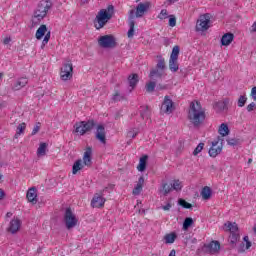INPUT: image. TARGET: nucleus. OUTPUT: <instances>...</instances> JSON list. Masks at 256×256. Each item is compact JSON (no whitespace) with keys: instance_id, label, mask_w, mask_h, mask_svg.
<instances>
[{"instance_id":"obj_24","label":"nucleus","mask_w":256,"mask_h":256,"mask_svg":"<svg viewBox=\"0 0 256 256\" xmlns=\"http://www.w3.org/2000/svg\"><path fill=\"white\" fill-rule=\"evenodd\" d=\"M143 183H145V178H143V176H141L138 179V183L136 184V186L133 189V195L141 194V191H143Z\"/></svg>"},{"instance_id":"obj_52","label":"nucleus","mask_w":256,"mask_h":256,"mask_svg":"<svg viewBox=\"0 0 256 256\" xmlns=\"http://www.w3.org/2000/svg\"><path fill=\"white\" fill-rule=\"evenodd\" d=\"M163 211H169L171 209V203H167V205L162 206Z\"/></svg>"},{"instance_id":"obj_45","label":"nucleus","mask_w":256,"mask_h":256,"mask_svg":"<svg viewBox=\"0 0 256 256\" xmlns=\"http://www.w3.org/2000/svg\"><path fill=\"white\" fill-rule=\"evenodd\" d=\"M167 17H169V13H167V9H162L160 14L158 15V19H161L163 21V19H167Z\"/></svg>"},{"instance_id":"obj_20","label":"nucleus","mask_w":256,"mask_h":256,"mask_svg":"<svg viewBox=\"0 0 256 256\" xmlns=\"http://www.w3.org/2000/svg\"><path fill=\"white\" fill-rule=\"evenodd\" d=\"M27 83H29V81L27 80V78H25V77L19 78V79L14 83V85L12 86V89H13L14 91H19V90L23 89V87H25V85H27Z\"/></svg>"},{"instance_id":"obj_5","label":"nucleus","mask_w":256,"mask_h":256,"mask_svg":"<svg viewBox=\"0 0 256 256\" xmlns=\"http://www.w3.org/2000/svg\"><path fill=\"white\" fill-rule=\"evenodd\" d=\"M95 127V121L94 120H88V121H81L74 125V133H77V135H85V133H88V131H91Z\"/></svg>"},{"instance_id":"obj_7","label":"nucleus","mask_w":256,"mask_h":256,"mask_svg":"<svg viewBox=\"0 0 256 256\" xmlns=\"http://www.w3.org/2000/svg\"><path fill=\"white\" fill-rule=\"evenodd\" d=\"M202 251L207 255H217L221 251V243L217 240H212L210 243L203 245Z\"/></svg>"},{"instance_id":"obj_39","label":"nucleus","mask_w":256,"mask_h":256,"mask_svg":"<svg viewBox=\"0 0 256 256\" xmlns=\"http://www.w3.org/2000/svg\"><path fill=\"white\" fill-rule=\"evenodd\" d=\"M171 186H172V189H174V191H181V189H183V185L179 180H174Z\"/></svg>"},{"instance_id":"obj_60","label":"nucleus","mask_w":256,"mask_h":256,"mask_svg":"<svg viewBox=\"0 0 256 256\" xmlns=\"http://www.w3.org/2000/svg\"><path fill=\"white\" fill-rule=\"evenodd\" d=\"M141 117H142V119H145L147 116L145 114L141 113Z\"/></svg>"},{"instance_id":"obj_31","label":"nucleus","mask_w":256,"mask_h":256,"mask_svg":"<svg viewBox=\"0 0 256 256\" xmlns=\"http://www.w3.org/2000/svg\"><path fill=\"white\" fill-rule=\"evenodd\" d=\"M172 190L173 188L171 184L162 183L160 187V193H162V195H169V193H171Z\"/></svg>"},{"instance_id":"obj_29","label":"nucleus","mask_w":256,"mask_h":256,"mask_svg":"<svg viewBox=\"0 0 256 256\" xmlns=\"http://www.w3.org/2000/svg\"><path fill=\"white\" fill-rule=\"evenodd\" d=\"M46 153H47V143H45V142L40 143V145L37 149L38 157H45Z\"/></svg>"},{"instance_id":"obj_27","label":"nucleus","mask_w":256,"mask_h":256,"mask_svg":"<svg viewBox=\"0 0 256 256\" xmlns=\"http://www.w3.org/2000/svg\"><path fill=\"white\" fill-rule=\"evenodd\" d=\"M233 37L234 36L232 33L224 34L221 38L222 45L224 46L231 45V43H233Z\"/></svg>"},{"instance_id":"obj_2","label":"nucleus","mask_w":256,"mask_h":256,"mask_svg":"<svg viewBox=\"0 0 256 256\" xmlns=\"http://www.w3.org/2000/svg\"><path fill=\"white\" fill-rule=\"evenodd\" d=\"M51 10V2L42 1L38 4L33 12L32 23L33 25H39L44 18L47 17V13Z\"/></svg>"},{"instance_id":"obj_38","label":"nucleus","mask_w":256,"mask_h":256,"mask_svg":"<svg viewBox=\"0 0 256 256\" xmlns=\"http://www.w3.org/2000/svg\"><path fill=\"white\" fill-rule=\"evenodd\" d=\"M123 99H125V97L123 94L119 93V91H115L114 95L112 96V101H114V103H117V101H123Z\"/></svg>"},{"instance_id":"obj_59","label":"nucleus","mask_w":256,"mask_h":256,"mask_svg":"<svg viewBox=\"0 0 256 256\" xmlns=\"http://www.w3.org/2000/svg\"><path fill=\"white\" fill-rule=\"evenodd\" d=\"M11 215H13L11 212H8L7 214H6V217H11Z\"/></svg>"},{"instance_id":"obj_23","label":"nucleus","mask_w":256,"mask_h":256,"mask_svg":"<svg viewBox=\"0 0 256 256\" xmlns=\"http://www.w3.org/2000/svg\"><path fill=\"white\" fill-rule=\"evenodd\" d=\"M226 231H229L230 234L239 233V226L235 222H227L224 224Z\"/></svg>"},{"instance_id":"obj_56","label":"nucleus","mask_w":256,"mask_h":256,"mask_svg":"<svg viewBox=\"0 0 256 256\" xmlns=\"http://www.w3.org/2000/svg\"><path fill=\"white\" fill-rule=\"evenodd\" d=\"M179 0H168V5H173V3H177Z\"/></svg>"},{"instance_id":"obj_32","label":"nucleus","mask_w":256,"mask_h":256,"mask_svg":"<svg viewBox=\"0 0 256 256\" xmlns=\"http://www.w3.org/2000/svg\"><path fill=\"white\" fill-rule=\"evenodd\" d=\"M218 133L222 137H227V135H229V126L226 123H222L219 127Z\"/></svg>"},{"instance_id":"obj_22","label":"nucleus","mask_w":256,"mask_h":256,"mask_svg":"<svg viewBox=\"0 0 256 256\" xmlns=\"http://www.w3.org/2000/svg\"><path fill=\"white\" fill-rule=\"evenodd\" d=\"M29 203H37V189L30 188L26 194Z\"/></svg>"},{"instance_id":"obj_53","label":"nucleus","mask_w":256,"mask_h":256,"mask_svg":"<svg viewBox=\"0 0 256 256\" xmlns=\"http://www.w3.org/2000/svg\"><path fill=\"white\" fill-rule=\"evenodd\" d=\"M186 243H192L195 245L197 243V238H191L190 240L186 239Z\"/></svg>"},{"instance_id":"obj_33","label":"nucleus","mask_w":256,"mask_h":256,"mask_svg":"<svg viewBox=\"0 0 256 256\" xmlns=\"http://www.w3.org/2000/svg\"><path fill=\"white\" fill-rule=\"evenodd\" d=\"M240 238L241 236L239 233H232L230 234L228 241L232 247H235V245H237V241H239Z\"/></svg>"},{"instance_id":"obj_4","label":"nucleus","mask_w":256,"mask_h":256,"mask_svg":"<svg viewBox=\"0 0 256 256\" xmlns=\"http://www.w3.org/2000/svg\"><path fill=\"white\" fill-rule=\"evenodd\" d=\"M91 155H93V150L91 149V147H88L84 152L83 160L79 159L73 164V167H72L73 175H77V172L83 169V165H85L86 167H91V164H92Z\"/></svg>"},{"instance_id":"obj_42","label":"nucleus","mask_w":256,"mask_h":256,"mask_svg":"<svg viewBox=\"0 0 256 256\" xmlns=\"http://www.w3.org/2000/svg\"><path fill=\"white\" fill-rule=\"evenodd\" d=\"M26 128H27V124L25 123L19 124L17 127L16 135H21L22 133H24Z\"/></svg>"},{"instance_id":"obj_62","label":"nucleus","mask_w":256,"mask_h":256,"mask_svg":"<svg viewBox=\"0 0 256 256\" xmlns=\"http://www.w3.org/2000/svg\"><path fill=\"white\" fill-rule=\"evenodd\" d=\"M3 78V73H0V79H2Z\"/></svg>"},{"instance_id":"obj_61","label":"nucleus","mask_w":256,"mask_h":256,"mask_svg":"<svg viewBox=\"0 0 256 256\" xmlns=\"http://www.w3.org/2000/svg\"><path fill=\"white\" fill-rule=\"evenodd\" d=\"M248 163H253V159L250 158V159L248 160Z\"/></svg>"},{"instance_id":"obj_58","label":"nucleus","mask_w":256,"mask_h":256,"mask_svg":"<svg viewBox=\"0 0 256 256\" xmlns=\"http://www.w3.org/2000/svg\"><path fill=\"white\" fill-rule=\"evenodd\" d=\"M82 5H86V3H89V0H81Z\"/></svg>"},{"instance_id":"obj_63","label":"nucleus","mask_w":256,"mask_h":256,"mask_svg":"<svg viewBox=\"0 0 256 256\" xmlns=\"http://www.w3.org/2000/svg\"><path fill=\"white\" fill-rule=\"evenodd\" d=\"M3 175L0 174V180L2 179Z\"/></svg>"},{"instance_id":"obj_26","label":"nucleus","mask_w":256,"mask_h":256,"mask_svg":"<svg viewBox=\"0 0 256 256\" xmlns=\"http://www.w3.org/2000/svg\"><path fill=\"white\" fill-rule=\"evenodd\" d=\"M149 159V156L144 155L140 158L139 160V165L137 166L138 171H140L141 173H143V171H145V169H147V160Z\"/></svg>"},{"instance_id":"obj_6","label":"nucleus","mask_w":256,"mask_h":256,"mask_svg":"<svg viewBox=\"0 0 256 256\" xmlns=\"http://www.w3.org/2000/svg\"><path fill=\"white\" fill-rule=\"evenodd\" d=\"M64 223L66 226V229H73L77 227V223H79V219H77V216L75 213H73V210L71 208H66L64 213Z\"/></svg>"},{"instance_id":"obj_51","label":"nucleus","mask_w":256,"mask_h":256,"mask_svg":"<svg viewBox=\"0 0 256 256\" xmlns=\"http://www.w3.org/2000/svg\"><path fill=\"white\" fill-rule=\"evenodd\" d=\"M251 97L256 101V86H254L251 90Z\"/></svg>"},{"instance_id":"obj_25","label":"nucleus","mask_w":256,"mask_h":256,"mask_svg":"<svg viewBox=\"0 0 256 256\" xmlns=\"http://www.w3.org/2000/svg\"><path fill=\"white\" fill-rule=\"evenodd\" d=\"M243 240L246 243V247H245V244L242 243L238 247V253H245L247 249H251V241H249V236H244Z\"/></svg>"},{"instance_id":"obj_21","label":"nucleus","mask_w":256,"mask_h":256,"mask_svg":"<svg viewBox=\"0 0 256 256\" xmlns=\"http://www.w3.org/2000/svg\"><path fill=\"white\" fill-rule=\"evenodd\" d=\"M200 195L204 201H209L211 195H213V190H211V187L205 186L202 188Z\"/></svg>"},{"instance_id":"obj_12","label":"nucleus","mask_w":256,"mask_h":256,"mask_svg":"<svg viewBox=\"0 0 256 256\" xmlns=\"http://www.w3.org/2000/svg\"><path fill=\"white\" fill-rule=\"evenodd\" d=\"M62 81H69L73 78V64L66 63L62 66L60 71Z\"/></svg>"},{"instance_id":"obj_50","label":"nucleus","mask_w":256,"mask_h":256,"mask_svg":"<svg viewBox=\"0 0 256 256\" xmlns=\"http://www.w3.org/2000/svg\"><path fill=\"white\" fill-rule=\"evenodd\" d=\"M175 25H177V19L175 17H170L169 26L170 27H175Z\"/></svg>"},{"instance_id":"obj_3","label":"nucleus","mask_w":256,"mask_h":256,"mask_svg":"<svg viewBox=\"0 0 256 256\" xmlns=\"http://www.w3.org/2000/svg\"><path fill=\"white\" fill-rule=\"evenodd\" d=\"M113 5H110L107 7V9H102L98 12L95 20H94V27L99 30L103 29L104 25H107L109 23L111 17H113V11H114Z\"/></svg>"},{"instance_id":"obj_28","label":"nucleus","mask_w":256,"mask_h":256,"mask_svg":"<svg viewBox=\"0 0 256 256\" xmlns=\"http://www.w3.org/2000/svg\"><path fill=\"white\" fill-rule=\"evenodd\" d=\"M129 86L132 87V89H135L137 83H139V75L132 74L128 77Z\"/></svg>"},{"instance_id":"obj_54","label":"nucleus","mask_w":256,"mask_h":256,"mask_svg":"<svg viewBox=\"0 0 256 256\" xmlns=\"http://www.w3.org/2000/svg\"><path fill=\"white\" fill-rule=\"evenodd\" d=\"M157 89H158V91H163V90L167 89V86H166V85H161V84H159V85L157 86Z\"/></svg>"},{"instance_id":"obj_1","label":"nucleus","mask_w":256,"mask_h":256,"mask_svg":"<svg viewBox=\"0 0 256 256\" xmlns=\"http://www.w3.org/2000/svg\"><path fill=\"white\" fill-rule=\"evenodd\" d=\"M188 119L194 127H199L205 121V108L201 106V102L192 101L188 111Z\"/></svg>"},{"instance_id":"obj_44","label":"nucleus","mask_w":256,"mask_h":256,"mask_svg":"<svg viewBox=\"0 0 256 256\" xmlns=\"http://www.w3.org/2000/svg\"><path fill=\"white\" fill-rule=\"evenodd\" d=\"M178 203L181 205V207H184V209H191L192 207L191 203L185 201L184 199H180Z\"/></svg>"},{"instance_id":"obj_19","label":"nucleus","mask_w":256,"mask_h":256,"mask_svg":"<svg viewBox=\"0 0 256 256\" xmlns=\"http://www.w3.org/2000/svg\"><path fill=\"white\" fill-rule=\"evenodd\" d=\"M221 151H223V147L219 146V141H213L212 142V146L209 149V155L210 157H217V155H219V153H221Z\"/></svg>"},{"instance_id":"obj_55","label":"nucleus","mask_w":256,"mask_h":256,"mask_svg":"<svg viewBox=\"0 0 256 256\" xmlns=\"http://www.w3.org/2000/svg\"><path fill=\"white\" fill-rule=\"evenodd\" d=\"M11 43V39L9 37L4 39V45H9Z\"/></svg>"},{"instance_id":"obj_40","label":"nucleus","mask_w":256,"mask_h":256,"mask_svg":"<svg viewBox=\"0 0 256 256\" xmlns=\"http://www.w3.org/2000/svg\"><path fill=\"white\" fill-rule=\"evenodd\" d=\"M203 147H205V143L201 142L197 145V147L193 151V155L196 157L199 153L203 151Z\"/></svg>"},{"instance_id":"obj_13","label":"nucleus","mask_w":256,"mask_h":256,"mask_svg":"<svg viewBox=\"0 0 256 256\" xmlns=\"http://www.w3.org/2000/svg\"><path fill=\"white\" fill-rule=\"evenodd\" d=\"M174 109H175V103H173V100H171V97L165 96L161 106L162 113H165L166 115H171Z\"/></svg>"},{"instance_id":"obj_10","label":"nucleus","mask_w":256,"mask_h":256,"mask_svg":"<svg viewBox=\"0 0 256 256\" xmlns=\"http://www.w3.org/2000/svg\"><path fill=\"white\" fill-rule=\"evenodd\" d=\"M35 37L38 39V41H41V39L44 37L42 45H47V43H49V39H51V31H47V25L42 24L37 29Z\"/></svg>"},{"instance_id":"obj_35","label":"nucleus","mask_w":256,"mask_h":256,"mask_svg":"<svg viewBox=\"0 0 256 256\" xmlns=\"http://www.w3.org/2000/svg\"><path fill=\"white\" fill-rule=\"evenodd\" d=\"M155 77H158L161 79L163 77V72L160 71L159 69H154L150 72V78L155 79Z\"/></svg>"},{"instance_id":"obj_37","label":"nucleus","mask_w":256,"mask_h":256,"mask_svg":"<svg viewBox=\"0 0 256 256\" xmlns=\"http://www.w3.org/2000/svg\"><path fill=\"white\" fill-rule=\"evenodd\" d=\"M155 87H157V83L150 81L146 84L147 93H153L155 91Z\"/></svg>"},{"instance_id":"obj_18","label":"nucleus","mask_w":256,"mask_h":256,"mask_svg":"<svg viewBox=\"0 0 256 256\" xmlns=\"http://www.w3.org/2000/svg\"><path fill=\"white\" fill-rule=\"evenodd\" d=\"M105 205V199L100 194H95L91 200V206L96 209H101Z\"/></svg>"},{"instance_id":"obj_15","label":"nucleus","mask_w":256,"mask_h":256,"mask_svg":"<svg viewBox=\"0 0 256 256\" xmlns=\"http://www.w3.org/2000/svg\"><path fill=\"white\" fill-rule=\"evenodd\" d=\"M95 137L98 141H100V143H103V145H105V143H107V133L105 132L104 125L99 124L96 127Z\"/></svg>"},{"instance_id":"obj_47","label":"nucleus","mask_w":256,"mask_h":256,"mask_svg":"<svg viewBox=\"0 0 256 256\" xmlns=\"http://www.w3.org/2000/svg\"><path fill=\"white\" fill-rule=\"evenodd\" d=\"M228 145H231L232 147H234L235 145H237L239 143V139L236 138H229L227 140Z\"/></svg>"},{"instance_id":"obj_9","label":"nucleus","mask_w":256,"mask_h":256,"mask_svg":"<svg viewBox=\"0 0 256 256\" xmlns=\"http://www.w3.org/2000/svg\"><path fill=\"white\" fill-rule=\"evenodd\" d=\"M179 46H174L172 49V53L169 59V69L172 73H177L179 71Z\"/></svg>"},{"instance_id":"obj_57","label":"nucleus","mask_w":256,"mask_h":256,"mask_svg":"<svg viewBox=\"0 0 256 256\" xmlns=\"http://www.w3.org/2000/svg\"><path fill=\"white\" fill-rule=\"evenodd\" d=\"M5 196V192L3 191V189H0V200L2 199V197Z\"/></svg>"},{"instance_id":"obj_17","label":"nucleus","mask_w":256,"mask_h":256,"mask_svg":"<svg viewBox=\"0 0 256 256\" xmlns=\"http://www.w3.org/2000/svg\"><path fill=\"white\" fill-rule=\"evenodd\" d=\"M19 229H21V220L19 218H13L9 223L7 231L15 235V233L19 232Z\"/></svg>"},{"instance_id":"obj_36","label":"nucleus","mask_w":256,"mask_h":256,"mask_svg":"<svg viewBox=\"0 0 256 256\" xmlns=\"http://www.w3.org/2000/svg\"><path fill=\"white\" fill-rule=\"evenodd\" d=\"M225 107H227V104L224 101H218L214 104L216 111H224Z\"/></svg>"},{"instance_id":"obj_48","label":"nucleus","mask_w":256,"mask_h":256,"mask_svg":"<svg viewBox=\"0 0 256 256\" xmlns=\"http://www.w3.org/2000/svg\"><path fill=\"white\" fill-rule=\"evenodd\" d=\"M248 113H251V111H255L256 109V103L255 102H251L247 107H246Z\"/></svg>"},{"instance_id":"obj_46","label":"nucleus","mask_w":256,"mask_h":256,"mask_svg":"<svg viewBox=\"0 0 256 256\" xmlns=\"http://www.w3.org/2000/svg\"><path fill=\"white\" fill-rule=\"evenodd\" d=\"M156 67L160 69V71H163L165 69V59H159Z\"/></svg>"},{"instance_id":"obj_11","label":"nucleus","mask_w":256,"mask_h":256,"mask_svg":"<svg viewBox=\"0 0 256 256\" xmlns=\"http://www.w3.org/2000/svg\"><path fill=\"white\" fill-rule=\"evenodd\" d=\"M211 23V16L209 14L201 15L196 23V31H207Z\"/></svg>"},{"instance_id":"obj_14","label":"nucleus","mask_w":256,"mask_h":256,"mask_svg":"<svg viewBox=\"0 0 256 256\" xmlns=\"http://www.w3.org/2000/svg\"><path fill=\"white\" fill-rule=\"evenodd\" d=\"M128 25H129V30H128V39H133L135 36V10H130L129 11V17H128Z\"/></svg>"},{"instance_id":"obj_16","label":"nucleus","mask_w":256,"mask_h":256,"mask_svg":"<svg viewBox=\"0 0 256 256\" xmlns=\"http://www.w3.org/2000/svg\"><path fill=\"white\" fill-rule=\"evenodd\" d=\"M147 11H149V3H139L136 7V11L134 10V19L135 17H143Z\"/></svg>"},{"instance_id":"obj_8","label":"nucleus","mask_w":256,"mask_h":256,"mask_svg":"<svg viewBox=\"0 0 256 256\" xmlns=\"http://www.w3.org/2000/svg\"><path fill=\"white\" fill-rule=\"evenodd\" d=\"M98 45L103 49H113V47H117V40L113 35H104L98 39Z\"/></svg>"},{"instance_id":"obj_34","label":"nucleus","mask_w":256,"mask_h":256,"mask_svg":"<svg viewBox=\"0 0 256 256\" xmlns=\"http://www.w3.org/2000/svg\"><path fill=\"white\" fill-rule=\"evenodd\" d=\"M193 225V218L188 217L185 218L184 222H183V231H187L189 229V227H191Z\"/></svg>"},{"instance_id":"obj_41","label":"nucleus","mask_w":256,"mask_h":256,"mask_svg":"<svg viewBox=\"0 0 256 256\" xmlns=\"http://www.w3.org/2000/svg\"><path fill=\"white\" fill-rule=\"evenodd\" d=\"M245 103H247V97L245 95H241L237 102L238 107H245Z\"/></svg>"},{"instance_id":"obj_43","label":"nucleus","mask_w":256,"mask_h":256,"mask_svg":"<svg viewBox=\"0 0 256 256\" xmlns=\"http://www.w3.org/2000/svg\"><path fill=\"white\" fill-rule=\"evenodd\" d=\"M137 135H139V130L137 129H132L127 133V137H129V139H135Z\"/></svg>"},{"instance_id":"obj_49","label":"nucleus","mask_w":256,"mask_h":256,"mask_svg":"<svg viewBox=\"0 0 256 256\" xmlns=\"http://www.w3.org/2000/svg\"><path fill=\"white\" fill-rule=\"evenodd\" d=\"M39 129H41V123L38 122L32 130V135H37V133H39Z\"/></svg>"},{"instance_id":"obj_30","label":"nucleus","mask_w":256,"mask_h":256,"mask_svg":"<svg viewBox=\"0 0 256 256\" xmlns=\"http://www.w3.org/2000/svg\"><path fill=\"white\" fill-rule=\"evenodd\" d=\"M175 239H177V234L175 232H171L164 236V241L166 244H173L175 243Z\"/></svg>"}]
</instances>
